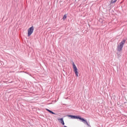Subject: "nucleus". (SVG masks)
<instances>
[{
	"label": "nucleus",
	"mask_w": 127,
	"mask_h": 127,
	"mask_svg": "<svg viewBox=\"0 0 127 127\" xmlns=\"http://www.w3.org/2000/svg\"><path fill=\"white\" fill-rule=\"evenodd\" d=\"M66 18H67V16L66 15V14L64 15L63 19H64V20H65V19H66Z\"/></svg>",
	"instance_id": "0eeeda50"
},
{
	"label": "nucleus",
	"mask_w": 127,
	"mask_h": 127,
	"mask_svg": "<svg viewBox=\"0 0 127 127\" xmlns=\"http://www.w3.org/2000/svg\"><path fill=\"white\" fill-rule=\"evenodd\" d=\"M51 114H52L53 115H55V113L52 111H51V112H50Z\"/></svg>",
	"instance_id": "6e6552de"
},
{
	"label": "nucleus",
	"mask_w": 127,
	"mask_h": 127,
	"mask_svg": "<svg viewBox=\"0 0 127 127\" xmlns=\"http://www.w3.org/2000/svg\"><path fill=\"white\" fill-rule=\"evenodd\" d=\"M58 121H59V122H60V123L63 125V126H64V125H65L63 118L58 119Z\"/></svg>",
	"instance_id": "39448f33"
},
{
	"label": "nucleus",
	"mask_w": 127,
	"mask_h": 127,
	"mask_svg": "<svg viewBox=\"0 0 127 127\" xmlns=\"http://www.w3.org/2000/svg\"><path fill=\"white\" fill-rule=\"evenodd\" d=\"M33 31H34V27L32 26L28 29V36H30L33 33Z\"/></svg>",
	"instance_id": "20e7f679"
},
{
	"label": "nucleus",
	"mask_w": 127,
	"mask_h": 127,
	"mask_svg": "<svg viewBox=\"0 0 127 127\" xmlns=\"http://www.w3.org/2000/svg\"><path fill=\"white\" fill-rule=\"evenodd\" d=\"M117 0H112L111 2V3H115V2H117Z\"/></svg>",
	"instance_id": "423d86ee"
},
{
	"label": "nucleus",
	"mask_w": 127,
	"mask_h": 127,
	"mask_svg": "<svg viewBox=\"0 0 127 127\" xmlns=\"http://www.w3.org/2000/svg\"><path fill=\"white\" fill-rule=\"evenodd\" d=\"M125 43H126V40H124L123 41H122L119 44V45L118 46V51H121L122 50H123V47H124V45L125 44Z\"/></svg>",
	"instance_id": "f03ea898"
},
{
	"label": "nucleus",
	"mask_w": 127,
	"mask_h": 127,
	"mask_svg": "<svg viewBox=\"0 0 127 127\" xmlns=\"http://www.w3.org/2000/svg\"><path fill=\"white\" fill-rule=\"evenodd\" d=\"M51 112V110H49V112L50 113Z\"/></svg>",
	"instance_id": "9d476101"
},
{
	"label": "nucleus",
	"mask_w": 127,
	"mask_h": 127,
	"mask_svg": "<svg viewBox=\"0 0 127 127\" xmlns=\"http://www.w3.org/2000/svg\"><path fill=\"white\" fill-rule=\"evenodd\" d=\"M72 67H73V71L76 77H78L79 75L78 74H79V72H78V68H77V66H76V65L74 63H72Z\"/></svg>",
	"instance_id": "7ed1b4c3"
},
{
	"label": "nucleus",
	"mask_w": 127,
	"mask_h": 127,
	"mask_svg": "<svg viewBox=\"0 0 127 127\" xmlns=\"http://www.w3.org/2000/svg\"><path fill=\"white\" fill-rule=\"evenodd\" d=\"M46 111H47L48 112H49V111H50V110H49L48 109H46Z\"/></svg>",
	"instance_id": "1a4fd4ad"
},
{
	"label": "nucleus",
	"mask_w": 127,
	"mask_h": 127,
	"mask_svg": "<svg viewBox=\"0 0 127 127\" xmlns=\"http://www.w3.org/2000/svg\"><path fill=\"white\" fill-rule=\"evenodd\" d=\"M67 117L71 118V119H78L79 120H81V122L83 123L84 124H86L87 126H89V123H88V122H87V120H85L83 118H81L79 116H72V115H67Z\"/></svg>",
	"instance_id": "f257e3e1"
}]
</instances>
